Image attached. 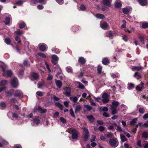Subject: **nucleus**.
Wrapping results in <instances>:
<instances>
[{"mask_svg":"<svg viewBox=\"0 0 148 148\" xmlns=\"http://www.w3.org/2000/svg\"><path fill=\"white\" fill-rule=\"evenodd\" d=\"M84 131L85 132L82 135V138L84 139V141L86 142L88 140V138L89 136V133L88 129L85 127L82 128Z\"/></svg>","mask_w":148,"mask_h":148,"instance_id":"nucleus-1","label":"nucleus"},{"mask_svg":"<svg viewBox=\"0 0 148 148\" xmlns=\"http://www.w3.org/2000/svg\"><path fill=\"white\" fill-rule=\"evenodd\" d=\"M109 143L111 146L116 147L118 145L119 142L116 138H114L110 140Z\"/></svg>","mask_w":148,"mask_h":148,"instance_id":"nucleus-2","label":"nucleus"},{"mask_svg":"<svg viewBox=\"0 0 148 148\" xmlns=\"http://www.w3.org/2000/svg\"><path fill=\"white\" fill-rule=\"evenodd\" d=\"M58 60V58L56 55H53L52 56L51 62L54 65L57 64Z\"/></svg>","mask_w":148,"mask_h":148,"instance_id":"nucleus-3","label":"nucleus"},{"mask_svg":"<svg viewBox=\"0 0 148 148\" xmlns=\"http://www.w3.org/2000/svg\"><path fill=\"white\" fill-rule=\"evenodd\" d=\"M64 90L65 91V92L63 93V94H64L66 96L68 97H69L70 96H71V90L70 87H66L64 88Z\"/></svg>","mask_w":148,"mask_h":148,"instance_id":"nucleus-4","label":"nucleus"},{"mask_svg":"<svg viewBox=\"0 0 148 148\" xmlns=\"http://www.w3.org/2000/svg\"><path fill=\"white\" fill-rule=\"evenodd\" d=\"M72 133V137L73 139H76L78 137V135L77 133V131L76 129H73L71 130Z\"/></svg>","mask_w":148,"mask_h":148,"instance_id":"nucleus-5","label":"nucleus"},{"mask_svg":"<svg viewBox=\"0 0 148 148\" xmlns=\"http://www.w3.org/2000/svg\"><path fill=\"white\" fill-rule=\"evenodd\" d=\"M23 94L22 92L20 90H17L15 91L14 93V96L17 97L19 98L22 97Z\"/></svg>","mask_w":148,"mask_h":148,"instance_id":"nucleus-6","label":"nucleus"},{"mask_svg":"<svg viewBox=\"0 0 148 148\" xmlns=\"http://www.w3.org/2000/svg\"><path fill=\"white\" fill-rule=\"evenodd\" d=\"M17 79L16 77L13 78L11 84L13 88H15L17 86Z\"/></svg>","mask_w":148,"mask_h":148,"instance_id":"nucleus-7","label":"nucleus"},{"mask_svg":"<svg viewBox=\"0 0 148 148\" xmlns=\"http://www.w3.org/2000/svg\"><path fill=\"white\" fill-rule=\"evenodd\" d=\"M78 62L81 65L84 64L86 62V60L83 57H80L79 58Z\"/></svg>","mask_w":148,"mask_h":148,"instance_id":"nucleus-8","label":"nucleus"},{"mask_svg":"<svg viewBox=\"0 0 148 148\" xmlns=\"http://www.w3.org/2000/svg\"><path fill=\"white\" fill-rule=\"evenodd\" d=\"M55 81L57 87L59 88H61L62 85V82L56 79H55Z\"/></svg>","mask_w":148,"mask_h":148,"instance_id":"nucleus-9","label":"nucleus"},{"mask_svg":"<svg viewBox=\"0 0 148 148\" xmlns=\"http://www.w3.org/2000/svg\"><path fill=\"white\" fill-rule=\"evenodd\" d=\"M101 27L103 29L105 30L108 26V24L106 22H101L100 23Z\"/></svg>","mask_w":148,"mask_h":148,"instance_id":"nucleus-10","label":"nucleus"},{"mask_svg":"<svg viewBox=\"0 0 148 148\" xmlns=\"http://www.w3.org/2000/svg\"><path fill=\"white\" fill-rule=\"evenodd\" d=\"M88 119L92 123H93L95 119V118L92 115H88L86 116Z\"/></svg>","mask_w":148,"mask_h":148,"instance_id":"nucleus-11","label":"nucleus"},{"mask_svg":"<svg viewBox=\"0 0 148 148\" xmlns=\"http://www.w3.org/2000/svg\"><path fill=\"white\" fill-rule=\"evenodd\" d=\"M102 62V64L105 65H107L110 63V60L106 58H103Z\"/></svg>","mask_w":148,"mask_h":148,"instance_id":"nucleus-12","label":"nucleus"},{"mask_svg":"<svg viewBox=\"0 0 148 148\" xmlns=\"http://www.w3.org/2000/svg\"><path fill=\"white\" fill-rule=\"evenodd\" d=\"M40 120L37 118H34L33 120V121L32 123V125H38L40 123Z\"/></svg>","mask_w":148,"mask_h":148,"instance_id":"nucleus-13","label":"nucleus"},{"mask_svg":"<svg viewBox=\"0 0 148 148\" xmlns=\"http://www.w3.org/2000/svg\"><path fill=\"white\" fill-rule=\"evenodd\" d=\"M132 71H139L143 69L142 66H132Z\"/></svg>","mask_w":148,"mask_h":148,"instance_id":"nucleus-14","label":"nucleus"},{"mask_svg":"<svg viewBox=\"0 0 148 148\" xmlns=\"http://www.w3.org/2000/svg\"><path fill=\"white\" fill-rule=\"evenodd\" d=\"M139 3L142 6L146 5L147 1V0H137Z\"/></svg>","mask_w":148,"mask_h":148,"instance_id":"nucleus-15","label":"nucleus"},{"mask_svg":"<svg viewBox=\"0 0 148 148\" xmlns=\"http://www.w3.org/2000/svg\"><path fill=\"white\" fill-rule=\"evenodd\" d=\"M110 0H103V3L104 5L106 6L110 7L111 4Z\"/></svg>","mask_w":148,"mask_h":148,"instance_id":"nucleus-16","label":"nucleus"},{"mask_svg":"<svg viewBox=\"0 0 148 148\" xmlns=\"http://www.w3.org/2000/svg\"><path fill=\"white\" fill-rule=\"evenodd\" d=\"M29 43L28 41H26L25 42V46H27V48L28 49V51L32 52L33 51V49L31 47H29Z\"/></svg>","mask_w":148,"mask_h":148,"instance_id":"nucleus-17","label":"nucleus"},{"mask_svg":"<svg viewBox=\"0 0 148 148\" xmlns=\"http://www.w3.org/2000/svg\"><path fill=\"white\" fill-rule=\"evenodd\" d=\"M111 110L112 111L111 113L112 115H114L117 112L116 108L114 106H111Z\"/></svg>","mask_w":148,"mask_h":148,"instance_id":"nucleus-18","label":"nucleus"},{"mask_svg":"<svg viewBox=\"0 0 148 148\" xmlns=\"http://www.w3.org/2000/svg\"><path fill=\"white\" fill-rule=\"evenodd\" d=\"M55 106L59 108L60 110H63V106L61 103L59 102H57L55 103Z\"/></svg>","mask_w":148,"mask_h":148,"instance_id":"nucleus-19","label":"nucleus"},{"mask_svg":"<svg viewBox=\"0 0 148 148\" xmlns=\"http://www.w3.org/2000/svg\"><path fill=\"white\" fill-rule=\"evenodd\" d=\"M33 78L35 80L38 79L39 78V76L37 73L33 72L32 75Z\"/></svg>","mask_w":148,"mask_h":148,"instance_id":"nucleus-20","label":"nucleus"},{"mask_svg":"<svg viewBox=\"0 0 148 148\" xmlns=\"http://www.w3.org/2000/svg\"><path fill=\"white\" fill-rule=\"evenodd\" d=\"M23 64L24 66L26 67H29L30 66L29 62L26 60H24Z\"/></svg>","mask_w":148,"mask_h":148,"instance_id":"nucleus-21","label":"nucleus"},{"mask_svg":"<svg viewBox=\"0 0 148 148\" xmlns=\"http://www.w3.org/2000/svg\"><path fill=\"white\" fill-rule=\"evenodd\" d=\"M39 49L40 51H44L46 50V47L44 45H41L39 47Z\"/></svg>","mask_w":148,"mask_h":148,"instance_id":"nucleus-22","label":"nucleus"},{"mask_svg":"<svg viewBox=\"0 0 148 148\" xmlns=\"http://www.w3.org/2000/svg\"><path fill=\"white\" fill-rule=\"evenodd\" d=\"M7 76L8 77H11L12 75V72L11 70H7L6 71Z\"/></svg>","mask_w":148,"mask_h":148,"instance_id":"nucleus-23","label":"nucleus"},{"mask_svg":"<svg viewBox=\"0 0 148 148\" xmlns=\"http://www.w3.org/2000/svg\"><path fill=\"white\" fill-rule=\"evenodd\" d=\"M96 16L98 18L102 19H103L105 18L104 15L103 14H96Z\"/></svg>","mask_w":148,"mask_h":148,"instance_id":"nucleus-24","label":"nucleus"},{"mask_svg":"<svg viewBox=\"0 0 148 148\" xmlns=\"http://www.w3.org/2000/svg\"><path fill=\"white\" fill-rule=\"evenodd\" d=\"M114 136L113 134L111 132H108L105 134V136L107 138H112Z\"/></svg>","mask_w":148,"mask_h":148,"instance_id":"nucleus-25","label":"nucleus"},{"mask_svg":"<svg viewBox=\"0 0 148 148\" xmlns=\"http://www.w3.org/2000/svg\"><path fill=\"white\" fill-rule=\"evenodd\" d=\"M0 107H1V109L4 110L6 107V104L4 102H1L0 104Z\"/></svg>","mask_w":148,"mask_h":148,"instance_id":"nucleus-26","label":"nucleus"},{"mask_svg":"<svg viewBox=\"0 0 148 148\" xmlns=\"http://www.w3.org/2000/svg\"><path fill=\"white\" fill-rule=\"evenodd\" d=\"M14 33L16 35H20L23 34V32L22 30L21 31L20 29H18L17 31H15Z\"/></svg>","mask_w":148,"mask_h":148,"instance_id":"nucleus-27","label":"nucleus"},{"mask_svg":"<svg viewBox=\"0 0 148 148\" xmlns=\"http://www.w3.org/2000/svg\"><path fill=\"white\" fill-rule=\"evenodd\" d=\"M26 24L25 23L23 22H21L19 24V27L20 29H23L26 26Z\"/></svg>","mask_w":148,"mask_h":148,"instance_id":"nucleus-28","label":"nucleus"},{"mask_svg":"<svg viewBox=\"0 0 148 148\" xmlns=\"http://www.w3.org/2000/svg\"><path fill=\"white\" fill-rule=\"evenodd\" d=\"M112 104L113 106H114L116 108L119 105V103L117 101H114L112 102Z\"/></svg>","mask_w":148,"mask_h":148,"instance_id":"nucleus-29","label":"nucleus"},{"mask_svg":"<svg viewBox=\"0 0 148 148\" xmlns=\"http://www.w3.org/2000/svg\"><path fill=\"white\" fill-rule=\"evenodd\" d=\"M142 27L143 29L148 28V23L143 22L142 23Z\"/></svg>","mask_w":148,"mask_h":148,"instance_id":"nucleus-30","label":"nucleus"},{"mask_svg":"<svg viewBox=\"0 0 148 148\" xmlns=\"http://www.w3.org/2000/svg\"><path fill=\"white\" fill-rule=\"evenodd\" d=\"M81 109V107L79 105H77L75 108V113H77V112H79Z\"/></svg>","mask_w":148,"mask_h":148,"instance_id":"nucleus-31","label":"nucleus"},{"mask_svg":"<svg viewBox=\"0 0 148 148\" xmlns=\"http://www.w3.org/2000/svg\"><path fill=\"white\" fill-rule=\"evenodd\" d=\"M137 121L138 119L137 118H135L133 119L131 121H130V125H134Z\"/></svg>","mask_w":148,"mask_h":148,"instance_id":"nucleus-32","label":"nucleus"},{"mask_svg":"<svg viewBox=\"0 0 148 148\" xmlns=\"http://www.w3.org/2000/svg\"><path fill=\"white\" fill-rule=\"evenodd\" d=\"M99 111L101 112L102 111H103V112H107L108 110V108L106 106L103 107L102 109V110L101 108H99Z\"/></svg>","mask_w":148,"mask_h":148,"instance_id":"nucleus-33","label":"nucleus"},{"mask_svg":"<svg viewBox=\"0 0 148 148\" xmlns=\"http://www.w3.org/2000/svg\"><path fill=\"white\" fill-rule=\"evenodd\" d=\"M5 19L6 21L5 23V24L6 25H8L10 23V18L8 17H6L5 18Z\"/></svg>","mask_w":148,"mask_h":148,"instance_id":"nucleus-34","label":"nucleus"},{"mask_svg":"<svg viewBox=\"0 0 148 148\" xmlns=\"http://www.w3.org/2000/svg\"><path fill=\"white\" fill-rule=\"evenodd\" d=\"M8 82V81L6 80H1L0 82V86L5 85Z\"/></svg>","mask_w":148,"mask_h":148,"instance_id":"nucleus-35","label":"nucleus"},{"mask_svg":"<svg viewBox=\"0 0 148 148\" xmlns=\"http://www.w3.org/2000/svg\"><path fill=\"white\" fill-rule=\"evenodd\" d=\"M11 40L10 39V38L8 37H7L5 38V42L6 43L7 45H9L11 42Z\"/></svg>","mask_w":148,"mask_h":148,"instance_id":"nucleus-36","label":"nucleus"},{"mask_svg":"<svg viewBox=\"0 0 148 148\" xmlns=\"http://www.w3.org/2000/svg\"><path fill=\"white\" fill-rule=\"evenodd\" d=\"M102 69V67L100 65H99L97 68V72L99 74H100L101 73Z\"/></svg>","mask_w":148,"mask_h":148,"instance_id":"nucleus-37","label":"nucleus"},{"mask_svg":"<svg viewBox=\"0 0 148 148\" xmlns=\"http://www.w3.org/2000/svg\"><path fill=\"white\" fill-rule=\"evenodd\" d=\"M38 55L41 57L45 58H46V56L44 53L42 52L38 53Z\"/></svg>","mask_w":148,"mask_h":148,"instance_id":"nucleus-38","label":"nucleus"},{"mask_svg":"<svg viewBox=\"0 0 148 148\" xmlns=\"http://www.w3.org/2000/svg\"><path fill=\"white\" fill-rule=\"evenodd\" d=\"M120 137L121 140L122 142H124L126 140L127 138L123 134H121L120 135Z\"/></svg>","mask_w":148,"mask_h":148,"instance_id":"nucleus-39","label":"nucleus"},{"mask_svg":"<svg viewBox=\"0 0 148 148\" xmlns=\"http://www.w3.org/2000/svg\"><path fill=\"white\" fill-rule=\"evenodd\" d=\"M115 6L116 8H120L122 6V4L120 3L117 2L115 3Z\"/></svg>","mask_w":148,"mask_h":148,"instance_id":"nucleus-40","label":"nucleus"},{"mask_svg":"<svg viewBox=\"0 0 148 148\" xmlns=\"http://www.w3.org/2000/svg\"><path fill=\"white\" fill-rule=\"evenodd\" d=\"M15 40L16 41H17L18 43H20L21 42V38L18 36H16Z\"/></svg>","mask_w":148,"mask_h":148,"instance_id":"nucleus-41","label":"nucleus"},{"mask_svg":"<svg viewBox=\"0 0 148 148\" xmlns=\"http://www.w3.org/2000/svg\"><path fill=\"white\" fill-rule=\"evenodd\" d=\"M70 114L71 116L75 118V115L74 114L73 112V109L72 108H71L70 110Z\"/></svg>","mask_w":148,"mask_h":148,"instance_id":"nucleus-42","label":"nucleus"},{"mask_svg":"<svg viewBox=\"0 0 148 148\" xmlns=\"http://www.w3.org/2000/svg\"><path fill=\"white\" fill-rule=\"evenodd\" d=\"M123 12L125 14H128L129 12V10H128V9L127 8H124L123 10Z\"/></svg>","mask_w":148,"mask_h":148,"instance_id":"nucleus-43","label":"nucleus"},{"mask_svg":"<svg viewBox=\"0 0 148 148\" xmlns=\"http://www.w3.org/2000/svg\"><path fill=\"white\" fill-rule=\"evenodd\" d=\"M84 107L87 109V111H90L92 108V107L90 106L88 104L85 105Z\"/></svg>","mask_w":148,"mask_h":148,"instance_id":"nucleus-44","label":"nucleus"},{"mask_svg":"<svg viewBox=\"0 0 148 148\" xmlns=\"http://www.w3.org/2000/svg\"><path fill=\"white\" fill-rule=\"evenodd\" d=\"M78 83L79 85V88L81 89H84L85 88L84 86L82 84L79 82H78Z\"/></svg>","mask_w":148,"mask_h":148,"instance_id":"nucleus-45","label":"nucleus"},{"mask_svg":"<svg viewBox=\"0 0 148 148\" xmlns=\"http://www.w3.org/2000/svg\"><path fill=\"white\" fill-rule=\"evenodd\" d=\"M138 38L140 39V41L142 42L143 44H144V38L142 36L140 35L139 36Z\"/></svg>","mask_w":148,"mask_h":148,"instance_id":"nucleus-46","label":"nucleus"},{"mask_svg":"<svg viewBox=\"0 0 148 148\" xmlns=\"http://www.w3.org/2000/svg\"><path fill=\"white\" fill-rule=\"evenodd\" d=\"M139 112L141 114H143L145 112V110L143 108H140L138 110Z\"/></svg>","mask_w":148,"mask_h":148,"instance_id":"nucleus-47","label":"nucleus"},{"mask_svg":"<svg viewBox=\"0 0 148 148\" xmlns=\"http://www.w3.org/2000/svg\"><path fill=\"white\" fill-rule=\"evenodd\" d=\"M60 119L61 122L63 123H66V121L65 119L63 117H61L60 118Z\"/></svg>","mask_w":148,"mask_h":148,"instance_id":"nucleus-48","label":"nucleus"},{"mask_svg":"<svg viewBox=\"0 0 148 148\" xmlns=\"http://www.w3.org/2000/svg\"><path fill=\"white\" fill-rule=\"evenodd\" d=\"M109 101V99L108 98H103L102 100L103 102L104 103H107Z\"/></svg>","mask_w":148,"mask_h":148,"instance_id":"nucleus-49","label":"nucleus"},{"mask_svg":"<svg viewBox=\"0 0 148 148\" xmlns=\"http://www.w3.org/2000/svg\"><path fill=\"white\" fill-rule=\"evenodd\" d=\"M105 129L104 127L102 126H100L98 128V130L101 132H103Z\"/></svg>","mask_w":148,"mask_h":148,"instance_id":"nucleus-50","label":"nucleus"},{"mask_svg":"<svg viewBox=\"0 0 148 148\" xmlns=\"http://www.w3.org/2000/svg\"><path fill=\"white\" fill-rule=\"evenodd\" d=\"M1 69L2 70L3 72V75H4L5 73V67L3 65H1L0 66Z\"/></svg>","mask_w":148,"mask_h":148,"instance_id":"nucleus-51","label":"nucleus"},{"mask_svg":"<svg viewBox=\"0 0 148 148\" xmlns=\"http://www.w3.org/2000/svg\"><path fill=\"white\" fill-rule=\"evenodd\" d=\"M142 136L143 138H147L148 137V134L146 132H144L142 133Z\"/></svg>","mask_w":148,"mask_h":148,"instance_id":"nucleus-52","label":"nucleus"},{"mask_svg":"<svg viewBox=\"0 0 148 148\" xmlns=\"http://www.w3.org/2000/svg\"><path fill=\"white\" fill-rule=\"evenodd\" d=\"M5 94L6 96L8 97H11L12 95V92L10 91L6 92Z\"/></svg>","mask_w":148,"mask_h":148,"instance_id":"nucleus-53","label":"nucleus"},{"mask_svg":"<svg viewBox=\"0 0 148 148\" xmlns=\"http://www.w3.org/2000/svg\"><path fill=\"white\" fill-rule=\"evenodd\" d=\"M116 130L118 132H123L121 127L119 125L117 126Z\"/></svg>","mask_w":148,"mask_h":148,"instance_id":"nucleus-54","label":"nucleus"},{"mask_svg":"<svg viewBox=\"0 0 148 148\" xmlns=\"http://www.w3.org/2000/svg\"><path fill=\"white\" fill-rule=\"evenodd\" d=\"M102 97L103 98H108V95L107 93L104 92L103 93Z\"/></svg>","mask_w":148,"mask_h":148,"instance_id":"nucleus-55","label":"nucleus"},{"mask_svg":"<svg viewBox=\"0 0 148 148\" xmlns=\"http://www.w3.org/2000/svg\"><path fill=\"white\" fill-rule=\"evenodd\" d=\"M36 94L37 95L40 96L42 97L43 96V94L41 91H38L36 92Z\"/></svg>","mask_w":148,"mask_h":148,"instance_id":"nucleus-56","label":"nucleus"},{"mask_svg":"<svg viewBox=\"0 0 148 148\" xmlns=\"http://www.w3.org/2000/svg\"><path fill=\"white\" fill-rule=\"evenodd\" d=\"M79 8L82 11H84L86 9L85 6L83 5L82 4L79 7Z\"/></svg>","mask_w":148,"mask_h":148,"instance_id":"nucleus-57","label":"nucleus"},{"mask_svg":"<svg viewBox=\"0 0 148 148\" xmlns=\"http://www.w3.org/2000/svg\"><path fill=\"white\" fill-rule=\"evenodd\" d=\"M97 123L99 125H103L104 123V122L103 121L99 120H97Z\"/></svg>","mask_w":148,"mask_h":148,"instance_id":"nucleus-58","label":"nucleus"},{"mask_svg":"<svg viewBox=\"0 0 148 148\" xmlns=\"http://www.w3.org/2000/svg\"><path fill=\"white\" fill-rule=\"evenodd\" d=\"M134 76L136 77H138L139 78H141V77L140 75H139L138 73V72H136L135 73Z\"/></svg>","mask_w":148,"mask_h":148,"instance_id":"nucleus-59","label":"nucleus"},{"mask_svg":"<svg viewBox=\"0 0 148 148\" xmlns=\"http://www.w3.org/2000/svg\"><path fill=\"white\" fill-rule=\"evenodd\" d=\"M12 114L13 117L15 118L16 119H17L18 118V115L17 114L15 113H12Z\"/></svg>","mask_w":148,"mask_h":148,"instance_id":"nucleus-60","label":"nucleus"},{"mask_svg":"<svg viewBox=\"0 0 148 148\" xmlns=\"http://www.w3.org/2000/svg\"><path fill=\"white\" fill-rule=\"evenodd\" d=\"M66 71L68 73H72L73 72L72 69L70 68L66 67Z\"/></svg>","mask_w":148,"mask_h":148,"instance_id":"nucleus-61","label":"nucleus"},{"mask_svg":"<svg viewBox=\"0 0 148 148\" xmlns=\"http://www.w3.org/2000/svg\"><path fill=\"white\" fill-rule=\"evenodd\" d=\"M64 104L66 107L68 108L69 106V102L67 101H65L64 102Z\"/></svg>","mask_w":148,"mask_h":148,"instance_id":"nucleus-62","label":"nucleus"},{"mask_svg":"<svg viewBox=\"0 0 148 148\" xmlns=\"http://www.w3.org/2000/svg\"><path fill=\"white\" fill-rule=\"evenodd\" d=\"M37 8L40 10H42L43 8V6L42 5H39L37 6Z\"/></svg>","mask_w":148,"mask_h":148,"instance_id":"nucleus-63","label":"nucleus"},{"mask_svg":"<svg viewBox=\"0 0 148 148\" xmlns=\"http://www.w3.org/2000/svg\"><path fill=\"white\" fill-rule=\"evenodd\" d=\"M148 118V113L145 114L143 116V118L145 120Z\"/></svg>","mask_w":148,"mask_h":148,"instance_id":"nucleus-64","label":"nucleus"}]
</instances>
